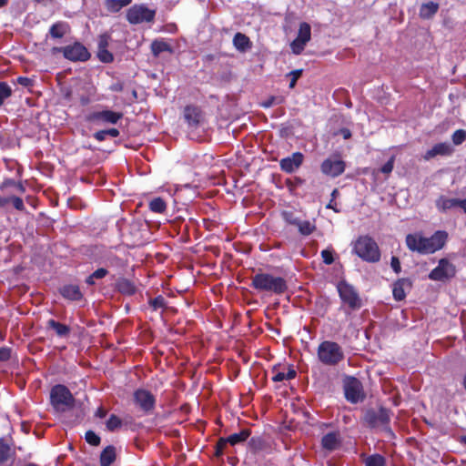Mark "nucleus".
Segmentation results:
<instances>
[{
  "instance_id": "f257e3e1",
  "label": "nucleus",
  "mask_w": 466,
  "mask_h": 466,
  "mask_svg": "<svg viewBox=\"0 0 466 466\" xmlns=\"http://www.w3.org/2000/svg\"><path fill=\"white\" fill-rule=\"evenodd\" d=\"M250 287L258 292L283 295L289 289L287 280L280 276H274L261 269L251 277Z\"/></svg>"
},
{
  "instance_id": "f03ea898",
  "label": "nucleus",
  "mask_w": 466,
  "mask_h": 466,
  "mask_svg": "<svg viewBox=\"0 0 466 466\" xmlns=\"http://www.w3.org/2000/svg\"><path fill=\"white\" fill-rule=\"evenodd\" d=\"M448 239L449 234L445 230H437L429 238L410 234V250L424 255L433 254L442 249Z\"/></svg>"
},
{
  "instance_id": "7ed1b4c3",
  "label": "nucleus",
  "mask_w": 466,
  "mask_h": 466,
  "mask_svg": "<svg viewBox=\"0 0 466 466\" xmlns=\"http://www.w3.org/2000/svg\"><path fill=\"white\" fill-rule=\"evenodd\" d=\"M390 410L384 407H380L378 410L368 409L362 417V423L370 429L384 431L391 436L393 432L390 427Z\"/></svg>"
},
{
  "instance_id": "20e7f679",
  "label": "nucleus",
  "mask_w": 466,
  "mask_h": 466,
  "mask_svg": "<svg viewBox=\"0 0 466 466\" xmlns=\"http://www.w3.org/2000/svg\"><path fill=\"white\" fill-rule=\"evenodd\" d=\"M319 360L326 366H337L345 359L342 347L331 340H324L317 349Z\"/></svg>"
},
{
  "instance_id": "39448f33",
  "label": "nucleus",
  "mask_w": 466,
  "mask_h": 466,
  "mask_svg": "<svg viewBox=\"0 0 466 466\" xmlns=\"http://www.w3.org/2000/svg\"><path fill=\"white\" fill-rule=\"evenodd\" d=\"M353 252L362 260L375 263L380 259V250L376 241L370 236H360L353 245Z\"/></svg>"
},
{
  "instance_id": "423d86ee",
  "label": "nucleus",
  "mask_w": 466,
  "mask_h": 466,
  "mask_svg": "<svg viewBox=\"0 0 466 466\" xmlns=\"http://www.w3.org/2000/svg\"><path fill=\"white\" fill-rule=\"evenodd\" d=\"M50 404L57 411H65L75 405V398L69 389L63 384H56L50 390Z\"/></svg>"
},
{
  "instance_id": "0eeeda50",
  "label": "nucleus",
  "mask_w": 466,
  "mask_h": 466,
  "mask_svg": "<svg viewBox=\"0 0 466 466\" xmlns=\"http://www.w3.org/2000/svg\"><path fill=\"white\" fill-rule=\"evenodd\" d=\"M51 53L53 55L61 53L66 60L71 62H86L91 57L88 49L78 41L65 46H54Z\"/></svg>"
},
{
  "instance_id": "6e6552de",
  "label": "nucleus",
  "mask_w": 466,
  "mask_h": 466,
  "mask_svg": "<svg viewBox=\"0 0 466 466\" xmlns=\"http://www.w3.org/2000/svg\"><path fill=\"white\" fill-rule=\"evenodd\" d=\"M338 293L342 303L347 305L352 310H358L362 307V300L357 289L345 280H341L337 285Z\"/></svg>"
},
{
  "instance_id": "1a4fd4ad",
  "label": "nucleus",
  "mask_w": 466,
  "mask_h": 466,
  "mask_svg": "<svg viewBox=\"0 0 466 466\" xmlns=\"http://www.w3.org/2000/svg\"><path fill=\"white\" fill-rule=\"evenodd\" d=\"M456 266L448 258H442L438 261L435 267L428 275V278L433 281L447 282L456 276Z\"/></svg>"
},
{
  "instance_id": "9d476101",
  "label": "nucleus",
  "mask_w": 466,
  "mask_h": 466,
  "mask_svg": "<svg viewBox=\"0 0 466 466\" xmlns=\"http://www.w3.org/2000/svg\"><path fill=\"white\" fill-rule=\"evenodd\" d=\"M127 20L131 25H137L144 22H153L156 16V10L148 8L146 5H134L127 11Z\"/></svg>"
},
{
  "instance_id": "9b49d317",
  "label": "nucleus",
  "mask_w": 466,
  "mask_h": 466,
  "mask_svg": "<svg viewBox=\"0 0 466 466\" xmlns=\"http://www.w3.org/2000/svg\"><path fill=\"white\" fill-rule=\"evenodd\" d=\"M134 404L146 415L151 414L156 408V397L147 390L137 389L133 393Z\"/></svg>"
},
{
  "instance_id": "f8f14e48",
  "label": "nucleus",
  "mask_w": 466,
  "mask_h": 466,
  "mask_svg": "<svg viewBox=\"0 0 466 466\" xmlns=\"http://www.w3.org/2000/svg\"><path fill=\"white\" fill-rule=\"evenodd\" d=\"M344 394L346 400L352 404L361 402L365 399L362 384L355 377H349L345 381Z\"/></svg>"
},
{
  "instance_id": "ddd939ff",
  "label": "nucleus",
  "mask_w": 466,
  "mask_h": 466,
  "mask_svg": "<svg viewBox=\"0 0 466 466\" xmlns=\"http://www.w3.org/2000/svg\"><path fill=\"white\" fill-rule=\"evenodd\" d=\"M346 168V163L339 155H333L320 164V171L323 175L338 177L342 175Z\"/></svg>"
},
{
  "instance_id": "4468645a",
  "label": "nucleus",
  "mask_w": 466,
  "mask_h": 466,
  "mask_svg": "<svg viewBox=\"0 0 466 466\" xmlns=\"http://www.w3.org/2000/svg\"><path fill=\"white\" fill-rule=\"evenodd\" d=\"M310 25L307 22H301L299 26L298 35L290 44L292 53L295 55H300L304 51L306 45L310 41Z\"/></svg>"
},
{
  "instance_id": "2eb2a0df",
  "label": "nucleus",
  "mask_w": 466,
  "mask_h": 466,
  "mask_svg": "<svg viewBox=\"0 0 466 466\" xmlns=\"http://www.w3.org/2000/svg\"><path fill=\"white\" fill-rule=\"evenodd\" d=\"M123 118V113L113 110L94 111L87 116L89 122L96 125L116 124Z\"/></svg>"
},
{
  "instance_id": "dca6fc26",
  "label": "nucleus",
  "mask_w": 466,
  "mask_h": 466,
  "mask_svg": "<svg viewBox=\"0 0 466 466\" xmlns=\"http://www.w3.org/2000/svg\"><path fill=\"white\" fill-rule=\"evenodd\" d=\"M304 159L305 157L301 152H294L291 156L280 159V169L284 173L292 174L302 166Z\"/></svg>"
},
{
  "instance_id": "f3484780",
  "label": "nucleus",
  "mask_w": 466,
  "mask_h": 466,
  "mask_svg": "<svg viewBox=\"0 0 466 466\" xmlns=\"http://www.w3.org/2000/svg\"><path fill=\"white\" fill-rule=\"evenodd\" d=\"M183 116L189 127L197 128L204 121L202 109L195 105H187L183 111Z\"/></svg>"
},
{
  "instance_id": "a211bd4d",
  "label": "nucleus",
  "mask_w": 466,
  "mask_h": 466,
  "mask_svg": "<svg viewBox=\"0 0 466 466\" xmlns=\"http://www.w3.org/2000/svg\"><path fill=\"white\" fill-rule=\"evenodd\" d=\"M341 439L339 431L328 432L321 438V447L328 451H333L340 446Z\"/></svg>"
},
{
  "instance_id": "6ab92c4d",
  "label": "nucleus",
  "mask_w": 466,
  "mask_h": 466,
  "mask_svg": "<svg viewBox=\"0 0 466 466\" xmlns=\"http://www.w3.org/2000/svg\"><path fill=\"white\" fill-rule=\"evenodd\" d=\"M61 296L71 301H78L83 299V293L78 285L67 284L59 289Z\"/></svg>"
},
{
  "instance_id": "aec40b11",
  "label": "nucleus",
  "mask_w": 466,
  "mask_h": 466,
  "mask_svg": "<svg viewBox=\"0 0 466 466\" xmlns=\"http://www.w3.org/2000/svg\"><path fill=\"white\" fill-rule=\"evenodd\" d=\"M70 31L68 23L57 21L54 23L48 31V35L53 39H61Z\"/></svg>"
},
{
  "instance_id": "412c9836",
  "label": "nucleus",
  "mask_w": 466,
  "mask_h": 466,
  "mask_svg": "<svg viewBox=\"0 0 466 466\" xmlns=\"http://www.w3.org/2000/svg\"><path fill=\"white\" fill-rule=\"evenodd\" d=\"M116 290L126 296H132L137 292V287L133 281L126 279L119 278L116 283Z\"/></svg>"
},
{
  "instance_id": "4be33fe9",
  "label": "nucleus",
  "mask_w": 466,
  "mask_h": 466,
  "mask_svg": "<svg viewBox=\"0 0 466 466\" xmlns=\"http://www.w3.org/2000/svg\"><path fill=\"white\" fill-rule=\"evenodd\" d=\"M452 153V148L448 143L442 142L435 144L431 149L428 150L425 155L426 159L434 157L435 156H449Z\"/></svg>"
},
{
  "instance_id": "5701e85b",
  "label": "nucleus",
  "mask_w": 466,
  "mask_h": 466,
  "mask_svg": "<svg viewBox=\"0 0 466 466\" xmlns=\"http://www.w3.org/2000/svg\"><path fill=\"white\" fill-rule=\"evenodd\" d=\"M279 365H275L272 368V380L275 382H280L283 380H289L296 377L297 372L294 369L289 368L288 372L279 371Z\"/></svg>"
},
{
  "instance_id": "b1692460",
  "label": "nucleus",
  "mask_w": 466,
  "mask_h": 466,
  "mask_svg": "<svg viewBox=\"0 0 466 466\" xmlns=\"http://www.w3.org/2000/svg\"><path fill=\"white\" fill-rule=\"evenodd\" d=\"M248 448L251 452L258 453L267 451L269 447L263 437L253 436L248 441Z\"/></svg>"
},
{
  "instance_id": "393cba45",
  "label": "nucleus",
  "mask_w": 466,
  "mask_h": 466,
  "mask_svg": "<svg viewBox=\"0 0 466 466\" xmlns=\"http://www.w3.org/2000/svg\"><path fill=\"white\" fill-rule=\"evenodd\" d=\"M116 448L113 445L106 446L100 454V466H110L116 461Z\"/></svg>"
},
{
  "instance_id": "a878e982",
  "label": "nucleus",
  "mask_w": 466,
  "mask_h": 466,
  "mask_svg": "<svg viewBox=\"0 0 466 466\" xmlns=\"http://www.w3.org/2000/svg\"><path fill=\"white\" fill-rule=\"evenodd\" d=\"M46 329H52L55 330L58 337H67L70 334L69 326L60 323L54 319H50L46 322Z\"/></svg>"
},
{
  "instance_id": "bb28decb",
  "label": "nucleus",
  "mask_w": 466,
  "mask_h": 466,
  "mask_svg": "<svg viewBox=\"0 0 466 466\" xmlns=\"http://www.w3.org/2000/svg\"><path fill=\"white\" fill-rule=\"evenodd\" d=\"M234 46L240 52H245L252 46L250 39L242 33H236L233 37Z\"/></svg>"
},
{
  "instance_id": "cd10ccee",
  "label": "nucleus",
  "mask_w": 466,
  "mask_h": 466,
  "mask_svg": "<svg viewBox=\"0 0 466 466\" xmlns=\"http://www.w3.org/2000/svg\"><path fill=\"white\" fill-rule=\"evenodd\" d=\"M439 4L435 2H428L422 4L420 8V16L422 19H431L433 17L439 10Z\"/></svg>"
},
{
  "instance_id": "c85d7f7f",
  "label": "nucleus",
  "mask_w": 466,
  "mask_h": 466,
  "mask_svg": "<svg viewBox=\"0 0 466 466\" xmlns=\"http://www.w3.org/2000/svg\"><path fill=\"white\" fill-rule=\"evenodd\" d=\"M251 435V431L248 428L242 429L238 433H233L228 437L225 438L227 443L234 446L236 444L246 441Z\"/></svg>"
},
{
  "instance_id": "c756f323",
  "label": "nucleus",
  "mask_w": 466,
  "mask_h": 466,
  "mask_svg": "<svg viewBox=\"0 0 466 466\" xmlns=\"http://www.w3.org/2000/svg\"><path fill=\"white\" fill-rule=\"evenodd\" d=\"M459 205V198H448L443 196H441L436 200V207L441 212H445L453 208H457Z\"/></svg>"
},
{
  "instance_id": "7c9ffc66",
  "label": "nucleus",
  "mask_w": 466,
  "mask_h": 466,
  "mask_svg": "<svg viewBox=\"0 0 466 466\" xmlns=\"http://www.w3.org/2000/svg\"><path fill=\"white\" fill-rule=\"evenodd\" d=\"M148 208L153 213L164 214L167 210V202L163 198H153L148 202Z\"/></svg>"
},
{
  "instance_id": "2f4dec72",
  "label": "nucleus",
  "mask_w": 466,
  "mask_h": 466,
  "mask_svg": "<svg viewBox=\"0 0 466 466\" xmlns=\"http://www.w3.org/2000/svg\"><path fill=\"white\" fill-rule=\"evenodd\" d=\"M15 455V451L12 450L11 446L3 438H0V464H4Z\"/></svg>"
},
{
  "instance_id": "473e14b6",
  "label": "nucleus",
  "mask_w": 466,
  "mask_h": 466,
  "mask_svg": "<svg viewBox=\"0 0 466 466\" xmlns=\"http://www.w3.org/2000/svg\"><path fill=\"white\" fill-rule=\"evenodd\" d=\"M151 52L154 56L157 57L163 52L172 53L173 49L171 46L164 40H154L151 44Z\"/></svg>"
},
{
  "instance_id": "72a5a7b5",
  "label": "nucleus",
  "mask_w": 466,
  "mask_h": 466,
  "mask_svg": "<svg viewBox=\"0 0 466 466\" xmlns=\"http://www.w3.org/2000/svg\"><path fill=\"white\" fill-rule=\"evenodd\" d=\"M131 3L132 0H105V6L109 12L117 13Z\"/></svg>"
},
{
  "instance_id": "f704fd0d",
  "label": "nucleus",
  "mask_w": 466,
  "mask_h": 466,
  "mask_svg": "<svg viewBox=\"0 0 466 466\" xmlns=\"http://www.w3.org/2000/svg\"><path fill=\"white\" fill-rule=\"evenodd\" d=\"M296 227L302 236H309L316 230V225L309 220H299Z\"/></svg>"
},
{
  "instance_id": "c9c22d12",
  "label": "nucleus",
  "mask_w": 466,
  "mask_h": 466,
  "mask_svg": "<svg viewBox=\"0 0 466 466\" xmlns=\"http://www.w3.org/2000/svg\"><path fill=\"white\" fill-rule=\"evenodd\" d=\"M404 282H405V279H401L397 280L393 285V289H392L393 298L398 301L402 300L405 298L406 294H405L404 288H403Z\"/></svg>"
},
{
  "instance_id": "e433bc0d",
  "label": "nucleus",
  "mask_w": 466,
  "mask_h": 466,
  "mask_svg": "<svg viewBox=\"0 0 466 466\" xmlns=\"http://www.w3.org/2000/svg\"><path fill=\"white\" fill-rule=\"evenodd\" d=\"M106 426L109 431H115L121 428L122 420L118 416L111 414L106 420Z\"/></svg>"
},
{
  "instance_id": "4c0bfd02",
  "label": "nucleus",
  "mask_w": 466,
  "mask_h": 466,
  "mask_svg": "<svg viewBox=\"0 0 466 466\" xmlns=\"http://www.w3.org/2000/svg\"><path fill=\"white\" fill-rule=\"evenodd\" d=\"M366 466H385V458L380 454H373L365 460Z\"/></svg>"
},
{
  "instance_id": "58836bf2",
  "label": "nucleus",
  "mask_w": 466,
  "mask_h": 466,
  "mask_svg": "<svg viewBox=\"0 0 466 466\" xmlns=\"http://www.w3.org/2000/svg\"><path fill=\"white\" fill-rule=\"evenodd\" d=\"M12 95V88L6 82H0V106Z\"/></svg>"
},
{
  "instance_id": "ea45409f",
  "label": "nucleus",
  "mask_w": 466,
  "mask_h": 466,
  "mask_svg": "<svg viewBox=\"0 0 466 466\" xmlns=\"http://www.w3.org/2000/svg\"><path fill=\"white\" fill-rule=\"evenodd\" d=\"M96 56L102 63L108 64L114 61V56L108 49H97Z\"/></svg>"
},
{
  "instance_id": "a19ab883",
  "label": "nucleus",
  "mask_w": 466,
  "mask_h": 466,
  "mask_svg": "<svg viewBox=\"0 0 466 466\" xmlns=\"http://www.w3.org/2000/svg\"><path fill=\"white\" fill-rule=\"evenodd\" d=\"M149 305L153 310H157L166 307V299L162 295H158L149 300Z\"/></svg>"
},
{
  "instance_id": "79ce46f5",
  "label": "nucleus",
  "mask_w": 466,
  "mask_h": 466,
  "mask_svg": "<svg viewBox=\"0 0 466 466\" xmlns=\"http://www.w3.org/2000/svg\"><path fill=\"white\" fill-rule=\"evenodd\" d=\"M451 139L454 145H461L466 140V130L458 129L454 131V133L451 136Z\"/></svg>"
},
{
  "instance_id": "37998d69",
  "label": "nucleus",
  "mask_w": 466,
  "mask_h": 466,
  "mask_svg": "<svg viewBox=\"0 0 466 466\" xmlns=\"http://www.w3.org/2000/svg\"><path fill=\"white\" fill-rule=\"evenodd\" d=\"M86 441L93 446L99 445L101 439L100 437L93 431H87L85 434Z\"/></svg>"
},
{
  "instance_id": "c03bdc74",
  "label": "nucleus",
  "mask_w": 466,
  "mask_h": 466,
  "mask_svg": "<svg viewBox=\"0 0 466 466\" xmlns=\"http://www.w3.org/2000/svg\"><path fill=\"white\" fill-rule=\"evenodd\" d=\"M283 220L292 226H296L298 224V221L300 220L299 218L296 217L295 214L292 211H283L282 214Z\"/></svg>"
},
{
  "instance_id": "a18cd8bd",
  "label": "nucleus",
  "mask_w": 466,
  "mask_h": 466,
  "mask_svg": "<svg viewBox=\"0 0 466 466\" xmlns=\"http://www.w3.org/2000/svg\"><path fill=\"white\" fill-rule=\"evenodd\" d=\"M227 445H228V443H227L225 438H223V437L219 438L215 445L214 455L217 458L221 457L224 453V450L226 449Z\"/></svg>"
},
{
  "instance_id": "49530a36",
  "label": "nucleus",
  "mask_w": 466,
  "mask_h": 466,
  "mask_svg": "<svg viewBox=\"0 0 466 466\" xmlns=\"http://www.w3.org/2000/svg\"><path fill=\"white\" fill-rule=\"evenodd\" d=\"M110 40L111 36L108 34L105 33L100 35L98 37L97 49H107Z\"/></svg>"
},
{
  "instance_id": "de8ad7c7",
  "label": "nucleus",
  "mask_w": 466,
  "mask_h": 466,
  "mask_svg": "<svg viewBox=\"0 0 466 466\" xmlns=\"http://www.w3.org/2000/svg\"><path fill=\"white\" fill-rule=\"evenodd\" d=\"M301 75H302V69H296L288 74V76H291V79H290V82L289 85V88L295 87L297 81L301 76Z\"/></svg>"
},
{
  "instance_id": "09e8293b",
  "label": "nucleus",
  "mask_w": 466,
  "mask_h": 466,
  "mask_svg": "<svg viewBox=\"0 0 466 466\" xmlns=\"http://www.w3.org/2000/svg\"><path fill=\"white\" fill-rule=\"evenodd\" d=\"M11 204L18 211H25V205H24V201L19 197H15V196L12 195Z\"/></svg>"
},
{
  "instance_id": "8fccbe9b",
  "label": "nucleus",
  "mask_w": 466,
  "mask_h": 466,
  "mask_svg": "<svg viewBox=\"0 0 466 466\" xmlns=\"http://www.w3.org/2000/svg\"><path fill=\"white\" fill-rule=\"evenodd\" d=\"M321 258L326 265H331L334 262L333 252L329 249L322 250Z\"/></svg>"
},
{
  "instance_id": "3c124183",
  "label": "nucleus",
  "mask_w": 466,
  "mask_h": 466,
  "mask_svg": "<svg viewBox=\"0 0 466 466\" xmlns=\"http://www.w3.org/2000/svg\"><path fill=\"white\" fill-rule=\"evenodd\" d=\"M11 358V349L8 347L0 348V362L6 361Z\"/></svg>"
},
{
  "instance_id": "603ef678",
  "label": "nucleus",
  "mask_w": 466,
  "mask_h": 466,
  "mask_svg": "<svg viewBox=\"0 0 466 466\" xmlns=\"http://www.w3.org/2000/svg\"><path fill=\"white\" fill-rule=\"evenodd\" d=\"M17 83L25 87L33 86L34 81L26 76H18L16 79Z\"/></svg>"
},
{
  "instance_id": "864d4df0",
  "label": "nucleus",
  "mask_w": 466,
  "mask_h": 466,
  "mask_svg": "<svg viewBox=\"0 0 466 466\" xmlns=\"http://www.w3.org/2000/svg\"><path fill=\"white\" fill-rule=\"evenodd\" d=\"M107 274H108L107 269H106V268H99L96 269V270L92 273L93 277H94L96 279H103V278H105Z\"/></svg>"
},
{
  "instance_id": "5fc2aeb1",
  "label": "nucleus",
  "mask_w": 466,
  "mask_h": 466,
  "mask_svg": "<svg viewBox=\"0 0 466 466\" xmlns=\"http://www.w3.org/2000/svg\"><path fill=\"white\" fill-rule=\"evenodd\" d=\"M16 184L17 182H15V180L11 179V178H7V179H5L1 184H0V190L1 191H4L5 188L9 187H16Z\"/></svg>"
},
{
  "instance_id": "6e6d98bb",
  "label": "nucleus",
  "mask_w": 466,
  "mask_h": 466,
  "mask_svg": "<svg viewBox=\"0 0 466 466\" xmlns=\"http://www.w3.org/2000/svg\"><path fill=\"white\" fill-rule=\"evenodd\" d=\"M11 198H12V195H9V194L1 195L0 194V208H4L8 204H10Z\"/></svg>"
},
{
  "instance_id": "4d7b16f0",
  "label": "nucleus",
  "mask_w": 466,
  "mask_h": 466,
  "mask_svg": "<svg viewBox=\"0 0 466 466\" xmlns=\"http://www.w3.org/2000/svg\"><path fill=\"white\" fill-rule=\"evenodd\" d=\"M393 169V158L388 160L380 168V171L384 174H389Z\"/></svg>"
},
{
  "instance_id": "13d9d810",
  "label": "nucleus",
  "mask_w": 466,
  "mask_h": 466,
  "mask_svg": "<svg viewBox=\"0 0 466 466\" xmlns=\"http://www.w3.org/2000/svg\"><path fill=\"white\" fill-rule=\"evenodd\" d=\"M390 266L395 273L400 272V262L397 257H395V256L391 257Z\"/></svg>"
},
{
  "instance_id": "bf43d9fd",
  "label": "nucleus",
  "mask_w": 466,
  "mask_h": 466,
  "mask_svg": "<svg viewBox=\"0 0 466 466\" xmlns=\"http://www.w3.org/2000/svg\"><path fill=\"white\" fill-rule=\"evenodd\" d=\"M94 137L96 140L101 142V141H104L106 137V131L105 130H99V131H96L95 134H94Z\"/></svg>"
},
{
  "instance_id": "052dcab7",
  "label": "nucleus",
  "mask_w": 466,
  "mask_h": 466,
  "mask_svg": "<svg viewBox=\"0 0 466 466\" xmlns=\"http://www.w3.org/2000/svg\"><path fill=\"white\" fill-rule=\"evenodd\" d=\"M337 206H338L337 202L333 198H331L329 200V202L327 204L326 208H329V209L334 210L336 213H339L340 209L338 208Z\"/></svg>"
},
{
  "instance_id": "680f3d73",
  "label": "nucleus",
  "mask_w": 466,
  "mask_h": 466,
  "mask_svg": "<svg viewBox=\"0 0 466 466\" xmlns=\"http://www.w3.org/2000/svg\"><path fill=\"white\" fill-rule=\"evenodd\" d=\"M124 89V84L121 83V82H116V83H114L111 86H110V90L111 91H114V92H121L123 91Z\"/></svg>"
},
{
  "instance_id": "e2e57ef3",
  "label": "nucleus",
  "mask_w": 466,
  "mask_h": 466,
  "mask_svg": "<svg viewBox=\"0 0 466 466\" xmlns=\"http://www.w3.org/2000/svg\"><path fill=\"white\" fill-rule=\"evenodd\" d=\"M106 136H110L112 137H117L120 134L119 130L117 128H109V129H106Z\"/></svg>"
},
{
  "instance_id": "0e129e2a",
  "label": "nucleus",
  "mask_w": 466,
  "mask_h": 466,
  "mask_svg": "<svg viewBox=\"0 0 466 466\" xmlns=\"http://www.w3.org/2000/svg\"><path fill=\"white\" fill-rule=\"evenodd\" d=\"M106 414H107V410L103 407H99L95 413L96 417L100 418V419L105 418L106 416Z\"/></svg>"
},
{
  "instance_id": "69168bd1",
  "label": "nucleus",
  "mask_w": 466,
  "mask_h": 466,
  "mask_svg": "<svg viewBox=\"0 0 466 466\" xmlns=\"http://www.w3.org/2000/svg\"><path fill=\"white\" fill-rule=\"evenodd\" d=\"M15 188L21 194L25 192V187L21 182H17L16 187Z\"/></svg>"
},
{
  "instance_id": "338daca9",
  "label": "nucleus",
  "mask_w": 466,
  "mask_h": 466,
  "mask_svg": "<svg viewBox=\"0 0 466 466\" xmlns=\"http://www.w3.org/2000/svg\"><path fill=\"white\" fill-rule=\"evenodd\" d=\"M459 208H461L466 213V198L459 199Z\"/></svg>"
},
{
  "instance_id": "774afa93",
  "label": "nucleus",
  "mask_w": 466,
  "mask_h": 466,
  "mask_svg": "<svg viewBox=\"0 0 466 466\" xmlns=\"http://www.w3.org/2000/svg\"><path fill=\"white\" fill-rule=\"evenodd\" d=\"M95 279H95V278L93 277V275L91 274V275H89V276L86 279V283L87 285H90V286L95 285Z\"/></svg>"
}]
</instances>
